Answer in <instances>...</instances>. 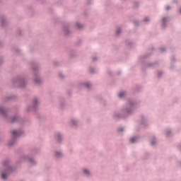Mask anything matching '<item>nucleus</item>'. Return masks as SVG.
Wrapping results in <instances>:
<instances>
[{"label":"nucleus","mask_w":181,"mask_h":181,"mask_svg":"<svg viewBox=\"0 0 181 181\" xmlns=\"http://www.w3.org/2000/svg\"><path fill=\"white\" fill-rule=\"evenodd\" d=\"M12 134H13L14 136H19V132L13 131V132H12Z\"/></svg>","instance_id":"1"},{"label":"nucleus","mask_w":181,"mask_h":181,"mask_svg":"<svg viewBox=\"0 0 181 181\" xmlns=\"http://www.w3.org/2000/svg\"><path fill=\"white\" fill-rule=\"evenodd\" d=\"M125 95V93L124 92H120L119 93V97L121 98L122 97H124Z\"/></svg>","instance_id":"2"},{"label":"nucleus","mask_w":181,"mask_h":181,"mask_svg":"<svg viewBox=\"0 0 181 181\" xmlns=\"http://www.w3.org/2000/svg\"><path fill=\"white\" fill-rule=\"evenodd\" d=\"M135 141H136V139L134 138V137H132V138L130 139V142L132 144H134V142H135Z\"/></svg>","instance_id":"3"},{"label":"nucleus","mask_w":181,"mask_h":181,"mask_svg":"<svg viewBox=\"0 0 181 181\" xmlns=\"http://www.w3.org/2000/svg\"><path fill=\"white\" fill-rule=\"evenodd\" d=\"M83 173H85V175H89L90 174V171L88 170H83Z\"/></svg>","instance_id":"4"},{"label":"nucleus","mask_w":181,"mask_h":181,"mask_svg":"<svg viewBox=\"0 0 181 181\" xmlns=\"http://www.w3.org/2000/svg\"><path fill=\"white\" fill-rule=\"evenodd\" d=\"M1 177H2V179H6V174L2 173L1 174Z\"/></svg>","instance_id":"5"},{"label":"nucleus","mask_w":181,"mask_h":181,"mask_svg":"<svg viewBox=\"0 0 181 181\" xmlns=\"http://www.w3.org/2000/svg\"><path fill=\"white\" fill-rule=\"evenodd\" d=\"M122 131H124V129H123V128L119 129V132H122Z\"/></svg>","instance_id":"6"},{"label":"nucleus","mask_w":181,"mask_h":181,"mask_svg":"<svg viewBox=\"0 0 181 181\" xmlns=\"http://www.w3.org/2000/svg\"><path fill=\"white\" fill-rule=\"evenodd\" d=\"M165 22H166V18H163V23H165Z\"/></svg>","instance_id":"7"},{"label":"nucleus","mask_w":181,"mask_h":181,"mask_svg":"<svg viewBox=\"0 0 181 181\" xmlns=\"http://www.w3.org/2000/svg\"><path fill=\"white\" fill-rule=\"evenodd\" d=\"M0 112H4V109L2 107H0Z\"/></svg>","instance_id":"8"},{"label":"nucleus","mask_w":181,"mask_h":181,"mask_svg":"<svg viewBox=\"0 0 181 181\" xmlns=\"http://www.w3.org/2000/svg\"><path fill=\"white\" fill-rule=\"evenodd\" d=\"M166 9H167V11H169V9H170V6H168L166 7Z\"/></svg>","instance_id":"9"},{"label":"nucleus","mask_w":181,"mask_h":181,"mask_svg":"<svg viewBox=\"0 0 181 181\" xmlns=\"http://www.w3.org/2000/svg\"><path fill=\"white\" fill-rule=\"evenodd\" d=\"M59 155H61V153H56V156H59Z\"/></svg>","instance_id":"10"},{"label":"nucleus","mask_w":181,"mask_h":181,"mask_svg":"<svg viewBox=\"0 0 181 181\" xmlns=\"http://www.w3.org/2000/svg\"><path fill=\"white\" fill-rule=\"evenodd\" d=\"M86 86L88 87V88L90 87V83H86Z\"/></svg>","instance_id":"11"},{"label":"nucleus","mask_w":181,"mask_h":181,"mask_svg":"<svg viewBox=\"0 0 181 181\" xmlns=\"http://www.w3.org/2000/svg\"><path fill=\"white\" fill-rule=\"evenodd\" d=\"M144 21H145V22H148V18H146L144 19Z\"/></svg>","instance_id":"12"},{"label":"nucleus","mask_w":181,"mask_h":181,"mask_svg":"<svg viewBox=\"0 0 181 181\" xmlns=\"http://www.w3.org/2000/svg\"><path fill=\"white\" fill-rule=\"evenodd\" d=\"M155 142L156 141H151V145H155Z\"/></svg>","instance_id":"13"},{"label":"nucleus","mask_w":181,"mask_h":181,"mask_svg":"<svg viewBox=\"0 0 181 181\" xmlns=\"http://www.w3.org/2000/svg\"><path fill=\"white\" fill-rule=\"evenodd\" d=\"M117 35H119V29L117 30Z\"/></svg>","instance_id":"14"},{"label":"nucleus","mask_w":181,"mask_h":181,"mask_svg":"<svg viewBox=\"0 0 181 181\" xmlns=\"http://www.w3.org/2000/svg\"><path fill=\"white\" fill-rule=\"evenodd\" d=\"M77 27H78V28H81L82 26L80 25V24H78V25H77Z\"/></svg>","instance_id":"15"},{"label":"nucleus","mask_w":181,"mask_h":181,"mask_svg":"<svg viewBox=\"0 0 181 181\" xmlns=\"http://www.w3.org/2000/svg\"><path fill=\"white\" fill-rule=\"evenodd\" d=\"M60 136H60V134H58V139H60Z\"/></svg>","instance_id":"16"},{"label":"nucleus","mask_w":181,"mask_h":181,"mask_svg":"<svg viewBox=\"0 0 181 181\" xmlns=\"http://www.w3.org/2000/svg\"><path fill=\"white\" fill-rule=\"evenodd\" d=\"M35 103H37V100H35Z\"/></svg>","instance_id":"17"},{"label":"nucleus","mask_w":181,"mask_h":181,"mask_svg":"<svg viewBox=\"0 0 181 181\" xmlns=\"http://www.w3.org/2000/svg\"><path fill=\"white\" fill-rule=\"evenodd\" d=\"M180 13H181V8L180 9Z\"/></svg>","instance_id":"18"}]
</instances>
